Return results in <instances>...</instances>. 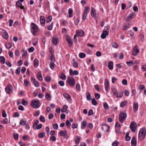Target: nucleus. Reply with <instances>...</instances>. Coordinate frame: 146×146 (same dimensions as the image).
Segmentation results:
<instances>
[{"mask_svg": "<svg viewBox=\"0 0 146 146\" xmlns=\"http://www.w3.org/2000/svg\"><path fill=\"white\" fill-rule=\"evenodd\" d=\"M146 133V130L143 128L140 129L139 134V138L141 140L143 139L145 137Z\"/></svg>", "mask_w": 146, "mask_h": 146, "instance_id": "obj_1", "label": "nucleus"}, {"mask_svg": "<svg viewBox=\"0 0 146 146\" xmlns=\"http://www.w3.org/2000/svg\"><path fill=\"white\" fill-rule=\"evenodd\" d=\"M38 28L34 23H32L31 25V31L33 35H35L38 32Z\"/></svg>", "mask_w": 146, "mask_h": 146, "instance_id": "obj_2", "label": "nucleus"}, {"mask_svg": "<svg viewBox=\"0 0 146 146\" xmlns=\"http://www.w3.org/2000/svg\"><path fill=\"white\" fill-rule=\"evenodd\" d=\"M137 124L134 121H132L130 125V128L131 131L133 132H135L137 129Z\"/></svg>", "mask_w": 146, "mask_h": 146, "instance_id": "obj_3", "label": "nucleus"}, {"mask_svg": "<svg viewBox=\"0 0 146 146\" xmlns=\"http://www.w3.org/2000/svg\"><path fill=\"white\" fill-rule=\"evenodd\" d=\"M67 81L70 86H74L75 82L74 78L69 77L67 78Z\"/></svg>", "mask_w": 146, "mask_h": 146, "instance_id": "obj_4", "label": "nucleus"}, {"mask_svg": "<svg viewBox=\"0 0 146 146\" xmlns=\"http://www.w3.org/2000/svg\"><path fill=\"white\" fill-rule=\"evenodd\" d=\"M31 105L34 108H37L40 106V102L38 100H34L31 102Z\"/></svg>", "mask_w": 146, "mask_h": 146, "instance_id": "obj_5", "label": "nucleus"}, {"mask_svg": "<svg viewBox=\"0 0 146 146\" xmlns=\"http://www.w3.org/2000/svg\"><path fill=\"white\" fill-rule=\"evenodd\" d=\"M127 117L126 113H121L119 115V121L121 123H123Z\"/></svg>", "mask_w": 146, "mask_h": 146, "instance_id": "obj_6", "label": "nucleus"}, {"mask_svg": "<svg viewBox=\"0 0 146 146\" xmlns=\"http://www.w3.org/2000/svg\"><path fill=\"white\" fill-rule=\"evenodd\" d=\"M139 51L137 45L135 46L133 49L132 54L133 55L136 56L139 52Z\"/></svg>", "mask_w": 146, "mask_h": 146, "instance_id": "obj_7", "label": "nucleus"}, {"mask_svg": "<svg viewBox=\"0 0 146 146\" xmlns=\"http://www.w3.org/2000/svg\"><path fill=\"white\" fill-rule=\"evenodd\" d=\"M13 87L11 85H8L5 88V91L8 94H10L12 92Z\"/></svg>", "mask_w": 146, "mask_h": 146, "instance_id": "obj_8", "label": "nucleus"}, {"mask_svg": "<svg viewBox=\"0 0 146 146\" xmlns=\"http://www.w3.org/2000/svg\"><path fill=\"white\" fill-rule=\"evenodd\" d=\"M102 128L103 131L105 132H108L109 130V126L105 124L102 125Z\"/></svg>", "mask_w": 146, "mask_h": 146, "instance_id": "obj_9", "label": "nucleus"}, {"mask_svg": "<svg viewBox=\"0 0 146 146\" xmlns=\"http://www.w3.org/2000/svg\"><path fill=\"white\" fill-rule=\"evenodd\" d=\"M105 88L106 90L107 91H108L109 90V85L108 83V81L107 79H105Z\"/></svg>", "mask_w": 146, "mask_h": 146, "instance_id": "obj_10", "label": "nucleus"}, {"mask_svg": "<svg viewBox=\"0 0 146 146\" xmlns=\"http://www.w3.org/2000/svg\"><path fill=\"white\" fill-rule=\"evenodd\" d=\"M40 21L41 24L43 26L45 25V19L43 16H41L40 17Z\"/></svg>", "mask_w": 146, "mask_h": 146, "instance_id": "obj_11", "label": "nucleus"}, {"mask_svg": "<svg viewBox=\"0 0 146 146\" xmlns=\"http://www.w3.org/2000/svg\"><path fill=\"white\" fill-rule=\"evenodd\" d=\"M134 15L133 13H131L130 15L127 16V17L125 19V21H128L131 20L133 18V17Z\"/></svg>", "mask_w": 146, "mask_h": 146, "instance_id": "obj_12", "label": "nucleus"}, {"mask_svg": "<svg viewBox=\"0 0 146 146\" xmlns=\"http://www.w3.org/2000/svg\"><path fill=\"white\" fill-rule=\"evenodd\" d=\"M131 146H136L137 145V141L136 138L133 136V137L131 141Z\"/></svg>", "mask_w": 146, "mask_h": 146, "instance_id": "obj_13", "label": "nucleus"}, {"mask_svg": "<svg viewBox=\"0 0 146 146\" xmlns=\"http://www.w3.org/2000/svg\"><path fill=\"white\" fill-rule=\"evenodd\" d=\"M108 32L107 31H103L101 35V38L103 39L105 38L106 36L108 35Z\"/></svg>", "mask_w": 146, "mask_h": 146, "instance_id": "obj_14", "label": "nucleus"}, {"mask_svg": "<svg viewBox=\"0 0 146 146\" xmlns=\"http://www.w3.org/2000/svg\"><path fill=\"white\" fill-rule=\"evenodd\" d=\"M63 96L65 98L69 101H71V98L70 95L67 94L66 93H64L63 94Z\"/></svg>", "mask_w": 146, "mask_h": 146, "instance_id": "obj_15", "label": "nucleus"}, {"mask_svg": "<svg viewBox=\"0 0 146 146\" xmlns=\"http://www.w3.org/2000/svg\"><path fill=\"white\" fill-rule=\"evenodd\" d=\"M66 40L69 44V46H70L72 45V42L70 37L68 36H67Z\"/></svg>", "mask_w": 146, "mask_h": 146, "instance_id": "obj_16", "label": "nucleus"}, {"mask_svg": "<svg viewBox=\"0 0 146 146\" xmlns=\"http://www.w3.org/2000/svg\"><path fill=\"white\" fill-rule=\"evenodd\" d=\"M87 124V122L85 120L83 121L81 123V127L82 129H85L86 128Z\"/></svg>", "mask_w": 146, "mask_h": 146, "instance_id": "obj_17", "label": "nucleus"}, {"mask_svg": "<svg viewBox=\"0 0 146 146\" xmlns=\"http://www.w3.org/2000/svg\"><path fill=\"white\" fill-rule=\"evenodd\" d=\"M76 33L78 36H82L84 34V32L83 31L81 30L80 31L77 30L76 31Z\"/></svg>", "mask_w": 146, "mask_h": 146, "instance_id": "obj_18", "label": "nucleus"}, {"mask_svg": "<svg viewBox=\"0 0 146 146\" xmlns=\"http://www.w3.org/2000/svg\"><path fill=\"white\" fill-rule=\"evenodd\" d=\"M133 109L134 111H137L138 109V104L137 103L134 102V103Z\"/></svg>", "mask_w": 146, "mask_h": 146, "instance_id": "obj_19", "label": "nucleus"}, {"mask_svg": "<svg viewBox=\"0 0 146 146\" xmlns=\"http://www.w3.org/2000/svg\"><path fill=\"white\" fill-rule=\"evenodd\" d=\"M67 134L66 130H65V131H61L59 133L60 136L64 137H65L67 135Z\"/></svg>", "mask_w": 146, "mask_h": 146, "instance_id": "obj_20", "label": "nucleus"}, {"mask_svg": "<svg viewBox=\"0 0 146 146\" xmlns=\"http://www.w3.org/2000/svg\"><path fill=\"white\" fill-rule=\"evenodd\" d=\"M72 64L74 68H77L78 66V64L77 62H76L74 59H73Z\"/></svg>", "mask_w": 146, "mask_h": 146, "instance_id": "obj_21", "label": "nucleus"}, {"mask_svg": "<svg viewBox=\"0 0 146 146\" xmlns=\"http://www.w3.org/2000/svg\"><path fill=\"white\" fill-rule=\"evenodd\" d=\"M23 54L22 55V59H24L25 58L26 56L27 55V52L26 50H23Z\"/></svg>", "mask_w": 146, "mask_h": 146, "instance_id": "obj_22", "label": "nucleus"}, {"mask_svg": "<svg viewBox=\"0 0 146 146\" xmlns=\"http://www.w3.org/2000/svg\"><path fill=\"white\" fill-rule=\"evenodd\" d=\"M52 42L54 44H56L58 42V39L57 38L53 37L52 39Z\"/></svg>", "mask_w": 146, "mask_h": 146, "instance_id": "obj_23", "label": "nucleus"}, {"mask_svg": "<svg viewBox=\"0 0 146 146\" xmlns=\"http://www.w3.org/2000/svg\"><path fill=\"white\" fill-rule=\"evenodd\" d=\"M3 37L6 39H7L8 37V35L7 32H5L2 33Z\"/></svg>", "mask_w": 146, "mask_h": 146, "instance_id": "obj_24", "label": "nucleus"}, {"mask_svg": "<svg viewBox=\"0 0 146 146\" xmlns=\"http://www.w3.org/2000/svg\"><path fill=\"white\" fill-rule=\"evenodd\" d=\"M37 77L40 81H42V74L40 72H39L37 73Z\"/></svg>", "mask_w": 146, "mask_h": 146, "instance_id": "obj_25", "label": "nucleus"}, {"mask_svg": "<svg viewBox=\"0 0 146 146\" xmlns=\"http://www.w3.org/2000/svg\"><path fill=\"white\" fill-rule=\"evenodd\" d=\"M108 67L110 70H112L113 68V62L112 61H110L108 63Z\"/></svg>", "mask_w": 146, "mask_h": 146, "instance_id": "obj_26", "label": "nucleus"}, {"mask_svg": "<svg viewBox=\"0 0 146 146\" xmlns=\"http://www.w3.org/2000/svg\"><path fill=\"white\" fill-rule=\"evenodd\" d=\"M68 108V106L66 105H65L61 109V112L63 113L65 112L67 110Z\"/></svg>", "mask_w": 146, "mask_h": 146, "instance_id": "obj_27", "label": "nucleus"}, {"mask_svg": "<svg viewBox=\"0 0 146 146\" xmlns=\"http://www.w3.org/2000/svg\"><path fill=\"white\" fill-rule=\"evenodd\" d=\"M38 64V60L35 58L33 62V64L35 67H37Z\"/></svg>", "mask_w": 146, "mask_h": 146, "instance_id": "obj_28", "label": "nucleus"}, {"mask_svg": "<svg viewBox=\"0 0 146 146\" xmlns=\"http://www.w3.org/2000/svg\"><path fill=\"white\" fill-rule=\"evenodd\" d=\"M91 16H92L95 17V16L96 15V14L95 12V9L93 8L92 7L91 9Z\"/></svg>", "mask_w": 146, "mask_h": 146, "instance_id": "obj_29", "label": "nucleus"}, {"mask_svg": "<svg viewBox=\"0 0 146 146\" xmlns=\"http://www.w3.org/2000/svg\"><path fill=\"white\" fill-rule=\"evenodd\" d=\"M52 19V16L50 15L48 17L46 18V22L48 23L50 22L51 21Z\"/></svg>", "mask_w": 146, "mask_h": 146, "instance_id": "obj_30", "label": "nucleus"}, {"mask_svg": "<svg viewBox=\"0 0 146 146\" xmlns=\"http://www.w3.org/2000/svg\"><path fill=\"white\" fill-rule=\"evenodd\" d=\"M68 13H69V16L68 17H71L72 16V9H68Z\"/></svg>", "mask_w": 146, "mask_h": 146, "instance_id": "obj_31", "label": "nucleus"}, {"mask_svg": "<svg viewBox=\"0 0 146 146\" xmlns=\"http://www.w3.org/2000/svg\"><path fill=\"white\" fill-rule=\"evenodd\" d=\"M54 62L51 61L50 64V68L53 70L54 69V66H55V64H54Z\"/></svg>", "mask_w": 146, "mask_h": 146, "instance_id": "obj_32", "label": "nucleus"}, {"mask_svg": "<svg viewBox=\"0 0 146 146\" xmlns=\"http://www.w3.org/2000/svg\"><path fill=\"white\" fill-rule=\"evenodd\" d=\"M60 78L61 79L65 80L66 79V76L65 74L62 72L61 73Z\"/></svg>", "mask_w": 146, "mask_h": 146, "instance_id": "obj_33", "label": "nucleus"}, {"mask_svg": "<svg viewBox=\"0 0 146 146\" xmlns=\"http://www.w3.org/2000/svg\"><path fill=\"white\" fill-rule=\"evenodd\" d=\"M86 94L87 95L86 96V98L87 100L89 101L90 100H91V98L90 94L89 92H87L86 93Z\"/></svg>", "mask_w": 146, "mask_h": 146, "instance_id": "obj_34", "label": "nucleus"}, {"mask_svg": "<svg viewBox=\"0 0 146 146\" xmlns=\"http://www.w3.org/2000/svg\"><path fill=\"white\" fill-rule=\"evenodd\" d=\"M90 8L89 7H86L85 8L84 11L83 12L86 13H88L89 12Z\"/></svg>", "mask_w": 146, "mask_h": 146, "instance_id": "obj_35", "label": "nucleus"}, {"mask_svg": "<svg viewBox=\"0 0 146 146\" xmlns=\"http://www.w3.org/2000/svg\"><path fill=\"white\" fill-rule=\"evenodd\" d=\"M45 135L44 132H43L42 133H40L38 135V137L40 138H43Z\"/></svg>", "mask_w": 146, "mask_h": 146, "instance_id": "obj_36", "label": "nucleus"}, {"mask_svg": "<svg viewBox=\"0 0 146 146\" xmlns=\"http://www.w3.org/2000/svg\"><path fill=\"white\" fill-rule=\"evenodd\" d=\"M87 14L83 12L82 14V19L83 20H85L86 18Z\"/></svg>", "mask_w": 146, "mask_h": 146, "instance_id": "obj_37", "label": "nucleus"}, {"mask_svg": "<svg viewBox=\"0 0 146 146\" xmlns=\"http://www.w3.org/2000/svg\"><path fill=\"white\" fill-rule=\"evenodd\" d=\"M129 133L127 132L126 133L125 136V139L127 141H129L130 139V137L129 136Z\"/></svg>", "mask_w": 146, "mask_h": 146, "instance_id": "obj_38", "label": "nucleus"}, {"mask_svg": "<svg viewBox=\"0 0 146 146\" xmlns=\"http://www.w3.org/2000/svg\"><path fill=\"white\" fill-rule=\"evenodd\" d=\"M130 26V25H129V23H128V25H125L123 28V29L124 31L128 29L129 28Z\"/></svg>", "mask_w": 146, "mask_h": 146, "instance_id": "obj_39", "label": "nucleus"}, {"mask_svg": "<svg viewBox=\"0 0 146 146\" xmlns=\"http://www.w3.org/2000/svg\"><path fill=\"white\" fill-rule=\"evenodd\" d=\"M0 61L1 63L4 64L5 62V59L3 56L0 57Z\"/></svg>", "mask_w": 146, "mask_h": 146, "instance_id": "obj_40", "label": "nucleus"}, {"mask_svg": "<svg viewBox=\"0 0 146 146\" xmlns=\"http://www.w3.org/2000/svg\"><path fill=\"white\" fill-rule=\"evenodd\" d=\"M51 96L48 93H47L45 96L46 98V100H49L50 99Z\"/></svg>", "mask_w": 146, "mask_h": 146, "instance_id": "obj_41", "label": "nucleus"}, {"mask_svg": "<svg viewBox=\"0 0 146 146\" xmlns=\"http://www.w3.org/2000/svg\"><path fill=\"white\" fill-rule=\"evenodd\" d=\"M12 45L10 43H8L5 44L6 47L7 48H11L12 47Z\"/></svg>", "mask_w": 146, "mask_h": 146, "instance_id": "obj_42", "label": "nucleus"}, {"mask_svg": "<svg viewBox=\"0 0 146 146\" xmlns=\"http://www.w3.org/2000/svg\"><path fill=\"white\" fill-rule=\"evenodd\" d=\"M85 54L82 52L80 53L79 55V57L81 58H84L85 57Z\"/></svg>", "mask_w": 146, "mask_h": 146, "instance_id": "obj_43", "label": "nucleus"}, {"mask_svg": "<svg viewBox=\"0 0 146 146\" xmlns=\"http://www.w3.org/2000/svg\"><path fill=\"white\" fill-rule=\"evenodd\" d=\"M50 60H51V61L55 62V59L54 58V55L52 54L51 56L50 57Z\"/></svg>", "mask_w": 146, "mask_h": 146, "instance_id": "obj_44", "label": "nucleus"}, {"mask_svg": "<svg viewBox=\"0 0 146 146\" xmlns=\"http://www.w3.org/2000/svg\"><path fill=\"white\" fill-rule=\"evenodd\" d=\"M22 5V4L19 1H17L16 3V6L17 7H19Z\"/></svg>", "mask_w": 146, "mask_h": 146, "instance_id": "obj_45", "label": "nucleus"}, {"mask_svg": "<svg viewBox=\"0 0 146 146\" xmlns=\"http://www.w3.org/2000/svg\"><path fill=\"white\" fill-rule=\"evenodd\" d=\"M28 103V102L25 100L24 99H22V104L24 106H26Z\"/></svg>", "mask_w": 146, "mask_h": 146, "instance_id": "obj_46", "label": "nucleus"}, {"mask_svg": "<svg viewBox=\"0 0 146 146\" xmlns=\"http://www.w3.org/2000/svg\"><path fill=\"white\" fill-rule=\"evenodd\" d=\"M2 113V116L4 117H5L7 116V114L5 113V111L4 110H3L1 111Z\"/></svg>", "mask_w": 146, "mask_h": 146, "instance_id": "obj_47", "label": "nucleus"}, {"mask_svg": "<svg viewBox=\"0 0 146 146\" xmlns=\"http://www.w3.org/2000/svg\"><path fill=\"white\" fill-rule=\"evenodd\" d=\"M80 138L78 136L76 137V138L75 139V142L77 144L79 143L80 141Z\"/></svg>", "mask_w": 146, "mask_h": 146, "instance_id": "obj_48", "label": "nucleus"}, {"mask_svg": "<svg viewBox=\"0 0 146 146\" xmlns=\"http://www.w3.org/2000/svg\"><path fill=\"white\" fill-rule=\"evenodd\" d=\"M39 119L40 121L43 122H44L45 121V119L43 116L41 115L40 116Z\"/></svg>", "mask_w": 146, "mask_h": 146, "instance_id": "obj_49", "label": "nucleus"}, {"mask_svg": "<svg viewBox=\"0 0 146 146\" xmlns=\"http://www.w3.org/2000/svg\"><path fill=\"white\" fill-rule=\"evenodd\" d=\"M123 96V93L122 92H120L118 93L117 95V98H119Z\"/></svg>", "mask_w": 146, "mask_h": 146, "instance_id": "obj_50", "label": "nucleus"}, {"mask_svg": "<svg viewBox=\"0 0 146 146\" xmlns=\"http://www.w3.org/2000/svg\"><path fill=\"white\" fill-rule=\"evenodd\" d=\"M26 123V121L25 120L21 119L20 120V124L21 125H24Z\"/></svg>", "mask_w": 146, "mask_h": 146, "instance_id": "obj_51", "label": "nucleus"}, {"mask_svg": "<svg viewBox=\"0 0 146 146\" xmlns=\"http://www.w3.org/2000/svg\"><path fill=\"white\" fill-rule=\"evenodd\" d=\"M92 104L96 106L97 104V101L95 100L94 98H93L92 100Z\"/></svg>", "mask_w": 146, "mask_h": 146, "instance_id": "obj_52", "label": "nucleus"}, {"mask_svg": "<svg viewBox=\"0 0 146 146\" xmlns=\"http://www.w3.org/2000/svg\"><path fill=\"white\" fill-rule=\"evenodd\" d=\"M104 107L106 110L108 109L109 108V106L107 104L106 102H104Z\"/></svg>", "mask_w": 146, "mask_h": 146, "instance_id": "obj_53", "label": "nucleus"}, {"mask_svg": "<svg viewBox=\"0 0 146 146\" xmlns=\"http://www.w3.org/2000/svg\"><path fill=\"white\" fill-rule=\"evenodd\" d=\"M112 46L114 48H117L118 46V44L116 43L113 42L111 43Z\"/></svg>", "mask_w": 146, "mask_h": 146, "instance_id": "obj_54", "label": "nucleus"}, {"mask_svg": "<svg viewBox=\"0 0 146 146\" xmlns=\"http://www.w3.org/2000/svg\"><path fill=\"white\" fill-rule=\"evenodd\" d=\"M52 126L53 128L55 129H57L58 128V125L56 123H55L52 125Z\"/></svg>", "mask_w": 146, "mask_h": 146, "instance_id": "obj_55", "label": "nucleus"}, {"mask_svg": "<svg viewBox=\"0 0 146 146\" xmlns=\"http://www.w3.org/2000/svg\"><path fill=\"white\" fill-rule=\"evenodd\" d=\"M53 24V23H51V24H50V25H48L47 26L48 29L49 30H52V29Z\"/></svg>", "mask_w": 146, "mask_h": 146, "instance_id": "obj_56", "label": "nucleus"}, {"mask_svg": "<svg viewBox=\"0 0 146 146\" xmlns=\"http://www.w3.org/2000/svg\"><path fill=\"white\" fill-rule=\"evenodd\" d=\"M13 138L15 139H17L18 138L19 135L17 133H13Z\"/></svg>", "mask_w": 146, "mask_h": 146, "instance_id": "obj_57", "label": "nucleus"}, {"mask_svg": "<svg viewBox=\"0 0 146 146\" xmlns=\"http://www.w3.org/2000/svg\"><path fill=\"white\" fill-rule=\"evenodd\" d=\"M21 70V68H18L16 71V73L17 75H19L20 74V71Z\"/></svg>", "mask_w": 146, "mask_h": 146, "instance_id": "obj_58", "label": "nucleus"}, {"mask_svg": "<svg viewBox=\"0 0 146 146\" xmlns=\"http://www.w3.org/2000/svg\"><path fill=\"white\" fill-rule=\"evenodd\" d=\"M2 123L4 124H7L8 123V119L6 118L4 119L2 121Z\"/></svg>", "mask_w": 146, "mask_h": 146, "instance_id": "obj_59", "label": "nucleus"}, {"mask_svg": "<svg viewBox=\"0 0 146 146\" xmlns=\"http://www.w3.org/2000/svg\"><path fill=\"white\" fill-rule=\"evenodd\" d=\"M39 123V121L38 120H36L34 123V125H33V127L34 129L35 128V126L37 125Z\"/></svg>", "mask_w": 146, "mask_h": 146, "instance_id": "obj_60", "label": "nucleus"}, {"mask_svg": "<svg viewBox=\"0 0 146 146\" xmlns=\"http://www.w3.org/2000/svg\"><path fill=\"white\" fill-rule=\"evenodd\" d=\"M118 144V142L117 141H115L112 144L113 146H117Z\"/></svg>", "mask_w": 146, "mask_h": 146, "instance_id": "obj_61", "label": "nucleus"}, {"mask_svg": "<svg viewBox=\"0 0 146 146\" xmlns=\"http://www.w3.org/2000/svg\"><path fill=\"white\" fill-rule=\"evenodd\" d=\"M45 80L48 82H50L51 80V78L49 76L46 77L45 78Z\"/></svg>", "mask_w": 146, "mask_h": 146, "instance_id": "obj_62", "label": "nucleus"}, {"mask_svg": "<svg viewBox=\"0 0 146 146\" xmlns=\"http://www.w3.org/2000/svg\"><path fill=\"white\" fill-rule=\"evenodd\" d=\"M42 126V125L41 124H39L38 125L35 126V128L38 129H39L41 128Z\"/></svg>", "mask_w": 146, "mask_h": 146, "instance_id": "obj_63", "label": "nucleus"}, {"mask_svg": "<svg viewBox=\"0 0 146 146\" xmlns=\"http://www.w3.org/2000/svg\"><path fill=\"white\" fill-rule=\"evenodd\" d=\"M22 138L25 140H27L29 139V136L27 135H24L23 136Z\"/></svg>", "mask_w": 146, "mask_h": 146, "instance_id": "obj_64", "label": "nucleus"}]
</instances>
